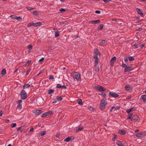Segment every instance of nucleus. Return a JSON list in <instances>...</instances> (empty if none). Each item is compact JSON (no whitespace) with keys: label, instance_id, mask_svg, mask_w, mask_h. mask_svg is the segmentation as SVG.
<instances>
[{"label":"nucleus","instance_id":"10","mask_svg":"<svg viewBox=\"0 0 146 146\" xmlns=\"http://www.w3.org/2000/svg\"><path fill=\"white\" fill-rule=\"evenodd\" d=\"M133 69L131 67L129 66H126L125 68L124 72H128L132 70Z\"/></svg>","mask_w":146,"mask_h":146},{"label":"nucleus","instance_id":"60","mask_svg":"<svg viewBox=\"0 0 146 146\" xmlns=\"http://www.w3.org/2000/svg\"><path fill=\"white\" fill-rule=\"evenodd\" d=\"M34 131V128L33 127H32L31 128V129H30L29 131L30 132H32L33 131Z\"/></svg>","mask_w":146,"mask_h":146},{"label":"nucleus","instance_id":"26","mask_svg":"<svg viewBox=\"0 0 146 146\" xmlns=\"http://www.w3.org/2000/svg\"><path fill=\"white\" fill-rule=\"evenodd\" d=\"M46 132L45 131H43L40 132V135L41 136H43L46 134Z\"/></svg>","mask_w":146,"mask_h":146},{"label":"nucleus","instance_id":"17","mask_svg":"<svg viewBox=\"0 0 146 146\" xmlns=\"http://www.w3.org/2000/svg\"><path fill=\"white\" fill-rule=\"evenodd\" d=\"M6 74V70L5 68L3 69L1 71V75L2 76H5V75Z\"/></svg>","mask_w":146,"mask_h":146},{"label":"nucleus","instance_id":"47","mask_svg":"<svg viewBox=\"0 0 146 146\" xmlns=\"http://www.w3.org/2000/svg\"><path fill=\"white\" fill-rule=\"evenodd\" d=\"M130 109L131 110V111H133L135 110L136 109V108L135 107H134Z\"/></svg>","mask_w":146,"mask_h":146},{"label":"nucleus","instance_id":"3","mask_svg":"<svg viewBox=\"0 0 146 146\" xmlns=\"http://www.w3.org/2000/svg\"><path fill=\"white\" fill-rule=\"evenodd\" d=\"M21 98L22 100H25L27 97V94L24 90H22L20 93Z\"/></svg>","mask_w":146,"mask_h":146},{"label":"nucleus","instance_id":"48","mask_svg":"<svg viewBox=\"0 0 146 146\" xmlns=\"http://www.w3.org/2000/svg\"><path fill=\"white\" fill-rule=\"evenodd\" d=\"M138 44H135L133 45V46L135 48H137L138 47Z\"/></svg>","mask_w":146,"mask_h":146},{"label":"nucleus","instance_id":"61","mask_svg":"<svg viewBox=\"0 0 146 146\" xmlns=\"http://www.w3.org/2000/svg\"><path fill=\"white\" fill-rule=\"evenodd\" d=\"M101 94H102V96L104 97H105L106 95V94L104 92H102Z\"/></svg>","mask_w":146,"mask_h":146},{"label":"nucleus","instance_id":"39","mask_svg":"<svg viewBox=\"0 0 146 146\" xmlns=\"http://www.w3.org/2000/svg\"><path fill=\"white\" fill-rule=\"evenodd\" d=\"M33 14L35 15V16H37L38 15V13L36 11H34L33 12Z\"/></svg>","mask_w":146,"mask_h":146},{"label":"nucleus","instance_id":"34","mask_svg":"<svg viewBox=\"0 0 146 146\" xmlns=\"http://www.w3.org/2000/svg\"><path fill=\"white\" fill-rule=\"evenodd\" d=\"M142 133H137L135 135L137 137H140L141 135H142Z\"/></svg>","mask_w":146,"mask_h":146},{"label":"nucleus","instance_id":"56","mask_svg":"<svg viewBox=\"0 0 146 146\" xmlns=\"http://www.w3.org/2000/svg\"><path fill=\"white\" fill-rule=\"evenodd\" d=\"M95 13L97 14H100L101 13V12L99 10H96L95 11Z\"/></svg>","mask_w":146,"mask_h":146},{"label":"nucleus","instance_id":"38","mask_svg":"<svg viewBox=\"0 0 146 146\" xmlns=\"http://www.w3.org/2000/svg\"><path fill=\"white\" fill-rule=\"evenodd\" d=\"M17 16L15 15H11L10 16V17L11 18H12L13 19H16L17 18H16Z\"/></svg>","mask_w":146,"mask_h":146},{"label":"nucleus","instance_id":"36","mask_svg":"<svg viewBox=\"0 0 146 146\" xmlns=\"http://www.w3.org/2000/svg\"><path fill=\"white\" fill-rule=\"evenodd\" d=\"M61 87V85L60 84H58L56 87V88H60Z\"/></svg>","mask_w":146,"mask_h":146},{"label":"nucleus","instance_id":"27","mask_svg":"<svg viewBox=\"0 0 146 146\" xmlns=\"http://www.w3.org/2000/svg\"><path fill=\"white\" fill-rule=\"evenodd\" d=\"M133 113H129L128 115V117H127V119H130L131 120V119L132 117V116L133 117Z\"/></svg>","mask_w":146,"mask_h":146},{"label":"nucleus","instance_id":"13","mask_svg":"<svg viewBox=\"0 0 146 146\" xmlns=\"http://www.w3.org/2000/svg\"><path fill=\"white\" fill-rule=\"evenodd\" d=\"M90 23L92 24H99L100 23V21L98 20L96 21H90Z\"/></svg>","mask_w":146,"mask_h":146},{"label":"nucleus","instance_id":"33","mask_svg":"<svg viewBox=\"0 0 146 146\" xmlns=\"http://www.w3.org/2000/svg\"><path fill=\"white\" fill-rule=\"evenodd\" d=\"M17 108L19 110H21L22 108L21 104H19L17 106Z\"/></svg>","mask_w":146,"mask_h":146},{"label":"nucleus","instance_id":"44","mask_svg":"<svg viewBox=\"0 0 146 146\" xmlns=\"http://www.w3.org/2000/svg\"><path fill=\"white\" fill-rule=\"evenodd\" d=\"M117 136L116 135H114V138L112 139V140L113 141H114L117 138Z\"/></svg>","mask_w":146,"mask_h":146},{"label":"nucleus","instance_id":"64","mask_svg":"<svg viewBox=\"0 0 146 146\" xmlns=\"http://www.w3.org/2000/svg\"><path fill=\"white\" fill-rule=\"evenodd\" d=\"M22 102V101L21 100H20L18 101L17 104H20Z\"/></svg>","mask_w":146,"mask_h":146},{"label":"nucleus","instance_id":"58","mask_svg":"<svg viewBox=\"0 0 146 146\" xmlns=\"http://www.w3.org/2000/svg\"><path fill=\"white\" fill-rule=\"evenodd\" d=\"M120 108V107H117L116 108L115 107V110H119V109Z\"/></svg>","mask_w":146,"mask_h":146},{"label":"nucleus","instance_id":"5","mask_svg":"<svg viewBox=\"0 0 146 146\" xmlns=\"http://www.w3.org/2000/svg\"><path fill=\"white\" fill-rule=\"evenodd\" d=\"M95 88L100 91L104 92L106 90V89L104 88L100 85L95 86Z\"/></svg>","mask_w":146,"mask_h":146},{"label":"nucleus","instance_id":"20","mask_svg":"<svg viewBox=\"0 0 146 146\" xmlns=\"http://www.w3.org/2000/svg\"><path fill=\"white\" fill-rule=\"evenodd\" d=\"M84 129L83 127H79L78 129H77L76 131V133H78L79 132L82 131Z\"/></svg>","mask_w":146,"mask_h":146},{"label":"nucleus","instance_id":"41","mask_svg":"<svg viewBox=\"0 0 146 146\" xmlns=\"http://www.w3.org/2000/svg\"><path fill=\"white\" fill-rule=\"evenodd\" d=\"M124 60L126 63H127L128 62V60L127 57L125 56L124 57Z\"/></svg>","mask_w":146,"mask_h":146},{"label":"nucleus","instance_id":"42","mask_svg":"<svg viewBox=\"0 0 146 146\" xmlns=\"http://www.w3.org/2000/svg\"><path fill=\"white\" fill-rule=\"evenodd\" d=\"M103 1L106 3H108L111 1V0H103Z\"/></svg>","mask_w":146,"mask_h":146},{"label":"nucleus","instance_id":"35","mask_svg":"<svg viewBox=\"0 0 146 146\" xmlns=\"http://www.w3.org/2000/svg\"><path fill=\"white\" fill-rule=\"evenodd\" d=\"M106 42V41L104 40H102L100 42V44L102 45H104Z\"/></svg>","mask_w":146,"mask_h":146},{"label":"nucleus","instance_id":"45","mask_svg":"<svg viewBox=\"0 0 146 146\" xmlns=\"http://www.w3.org/2000/svg\"><path fill=\"white\" fill-rule=\"evenodd\" d=\"M12 127H14L16 126L17 124L16 123H13L11 124Z\"/></svg>","mask_w":146,"mask_h":146},{"label":"nucleus","instance_id":"11","mask_svg":"<svg viewBox=\"0 0 146 146\" xmlns=\"http://www.w3.org/2000/svg\"><path fill=\"white\" fill-rule=\"evenodd\" d=\"M116 60V57L115 56L113 57L112 58L111 60L110 61V65L111 66H112L114 62Z\"/></svg>","mask_w":146,"mask_h":146},{"label":"nucleus","instance_id":"22","mask_svg":"<svg viewBox=\"0 0 146 146\" xmlns=\"http://www.w3.org/2000/svg\"><path fill=\"white\" fill-rule=\"evenodd\" d=\"M77 103L79 105L82 106L83 105V102L82 100L80 99H79L78 100Z\"/></svg>","mask_w":146,"mask_h":146},{"label":"nucleus","instance_id":"40","mask_svg":"<svg viewBox=\"0 0 146 146\" xmlns=\"http://www.w3.org/2000/svg\"><path fill=\"white\" fill-rule=\"evenodd\" d=\"M67 23L66 21H62L60 22V24L62 25H63L64 24H66Z\"/></svg>","mask_w":146,"mask_h":146},{"label":"nucleus","instance_id":"49","mask_svg":"<svg viewBox=\"0 0 146 146\" xmlns=\"http://www.w3.org/2000/svg\"><path fill=\"white\" fill-rule=\"evenodd\" d=\"M95 62L97 64H97L98 62L99 59L98 58H95Z\"/></svg>","mask_w":146,"mask_h":146},{"label":"nucleus","instance_id":"8","mask_svg":"<svg viewBox=\"0 0 146 146\" xmlns=\"http://www.w3.org/2000/svg\"><path fill=\"white\" fill-rule=\"evenodd\" d=\"M52 113V111L51 110L47 112L42 113L41 115V117H45L51 114Z\"/></svg>","mask_w":146,"mask_h":146},{"label":"nucleus","instance_id":"9","mask_svg":"<svg viewBox=\"0 0 146 146\" xmlns=\"http://www.w3.org/2000/svg\"><path fill=\"white\" fill-rule=\"evenodd\" d=\"M42 111L39 110H34L33 112V113L36 115H39L42 113Z\"/></svg>","mask_w":146,"mask_h":146},{"label":"nucleus","instance_id":"1","mask_svg":"<svg viewBox=\"0 0 146 146\" xmlns=\"http://www.w3.org/2000/svg\"><path fill=\"white\" fill-rule=\"evenodd\" d=\"M105 100L106 99L102 100L100 103L99 108L101 111H103L104 110L106 106L108 104V102L106 101Z\"/></svg>","mask_w":146,"mask_h":146},{"label":"nucleus","instance_id":"51","mask_svg":"<svg viewBox=\"0 0 146 146\" xmlns=\"http://www.w3.org/2000/svg\"><path fill=\"white\" fill-rule=\"evenodd\" d=\"M60 135V134L59 133H56L55 136L56 137L59 138Z\"/></svg>","mask_w":146,"mask_h":146},{"label":"nucleus","instance_id":"62","mask_svg":"<svg viewBox=\"0 0 146 146\" xmlns=\"http://www.w3.org/2000/svg\"><path fill=\"white\" fill-rule=\"evenodd\" d=\"M54 78L53 76H50L49 78V79L50 80Z\"/></svg>","mask_w":146,"mask_h":146},{"label":"nucleus","instance_id":"2","mask_svg":"<svg viewBox=\"0 0 146 146\" xmlns=\"http://www.w3.org/2000/svg\"><path fill=\"white\" fill-rule=\"evenodd\" d=\"M42 23L40 22H37L34 23L33 22H30L27 25V26L28 27H29L32 26L35 27H36L38 26H40L42 25Z\"/></svg>","mask_w":146,"mask_h":146},{"label":"nucleus","instance_id":"14","mask_svg":"<svg viewBox=\"0 0 146 146\" xmlns=\"http://www.w3.org/2000/svg\"><path fill=\"white\" fill-rule=\"evenodd\" d=\"M72 140V137L71 136L66 138L64 139V141L65 142H68Z\"/></svg>","mask_w":146,"mask_h":146},{"label":"nucleus","instance_id":"54","mask_svg":"<svg viewBox=\"0 0 146 146\" xmlns=\"http://www.w3.org/2000/svg\"><path fill=\"white\" fill-rule=\"evenodd\" d=\"M31 71V70L30 69H28L26 72V75H27L29 74V73Z\"/></svg>","mask_w":146,"mask_h":146},{"label":"nucleus","instance_id":"29","mask_svg":"<svg viewBox=\"0 0 146 146\" xmlns=\"http://www.w3.org/2000/svg\"><path fill=\"white\" fill-rule=\"evenodd\" d=\"M103 24H100V26L98 27L99 30H101L103 29Z\"/></svg>","mask_w":146,"mask_h":146},{"label":"nucleus","instance_id":"16","mask_svg":"<svg viewBox=\"0 0 146 146\" xmlns=\"http://www.w3.org/2000/svg\"><path fill=\"white\" fill-rule=\"evenodd\" d=\"M118 133L120 134L124 135L125 134L126 131L125 129H122L121 130H119Z\"/></svg>","mask_w":146,"mask_h":146},{"label":"nucleus","instance_id":"50","mask_svg":"<svg viewBox=\"0 0 146 146\" xmlns=\"http://www.w3.org/2000/svg\"><path fill=\"white\" fill-rule=\"evenodd\" d=\"M115 106H113L111 107V109H110V112H111L114 109H115Z\"/></svg>","mask_w":146,"mask_h":146},{"label":"nucleus","instance_id":"63","mask_svg":"<svg viewBox=\"0 0 146 146\" xmlns=\"http://www.w3.org/2000/svg\"><path fill=\"white\" fill-rule=\"evenodd\" d=\"M131 98V95L129 96H128V97H127L126 98V99L127 100L130 99Z\"/></svg>","mask_w":146,"mask_h":146},{"label":"nucleus","instance_id":"55","mask_svg":"<svg viewBox=\"0 0 146 146\" xmlns=\"http://www.w3.org/2000/svg\"><path fill=\"white\" fill-rule=\"evenodd\" d=\"M3 113V112L2 110H0V116H1L2 115Z\"/></svg>","mask_w":146,"mask_h":146},{"label":"nucleus","instance_id":"4","mask_svg":"<svg viewBox=\"0 0 146 146\" xmlns=\"http://www.w3.org/2000/svg\"><path fill=\"white\" fill-rule=\"evenodd\" d=\"M73 76L77 81H79L81 80L80 76L79 73L77 72L74 73Z\"/></svg>","mask_w":146,"mask_h":146},{"label":"nucleus","instance_id":"18","mask_svg":"<svg viewBox=\"0 0 146 146\" xmlns=\"http://www.w3.org/2000/svg\"><path fill=\"white\" fill-rule=\"evenodd\" d=\"M30 86V85L28 83L23 85V89H25L29 87Z\"/></svg>","mask_w":146,"mask_h":146},{"label":"nucleus","instance_id":"28","mask_svg":"<svg viewBox=\"0 0 146 146\" xmlns=\"http://www.w3.org/2000/svg\"><path fill=\"white\" fill-rule=\"evenodd\" d=\"M56 99L58 101H61L62 100V98L61 96H57Z\"/></svg>","mask_w":146,"mask_h":146},{"label":"nucleus","instance_id":"25","mask_svg":"<svg viewBox=\"0 0 146 146\" xmlns=\"http://www.w3.org/2000/svg\"><path fill=\"white\" fill-rule=\"evenodd\" d=\"M54 92V90L52 89H49L48 92V93L49 94H50L53 93Z\"/></svg>","mask_w":146,"mask_h":146},{"label":"nucleus","instance_id":"59","mask_svg":"<svg viewBox=\"0 0 146 146\" xmlns=\"http://www.w3.org/2000/svg\"><path fill=\"white\" fill-rule=\"evenodd\" d=\"M123 68H124L125 67V68L126 67V65L125 64H123L122 65V66H121Z\"/></svg>","mask_w":146,"mask_h":146},{"label":"nucleus","instance_id":"53","mask_svg":"<svg viewBox=\"0 0 146 146\" xmlns=\"http://www.w3.org/2000/svg\"><path fill=\"white\" fill-rule=\"evenodd\" d=\"M59 10L61 12H64L65 11V10L63 8H61L59 9Z\"/></svg>","mask_w":146,"mask_h":146},{"label":"nucleus","instance_id":"57","mask_svg":"<svg viewBox=\"0 0 146 146\" xmlns=\"http://www.w3.org/2000/svg\"><path fill=\"white\" fill-rule=\"evenodd\" d=\"M21 130H20V131L21 132H22L25 130V129L23 128L22 127H21Z\"/></svg>","mask_w":146,"mask_h":146},{"label":"nucleus","instance_id":"46","mask_svg":"<svg viewBox=\"0 0 146 146\" xmlns=\"http://www.w3.org/2000/svg\"><path fill=\"white\" fill-rule=\"evenodd\" d=\"M88 109L91 111H92L93 110V108L91 106L88 107Z\"/></svg>","mask_w":146,"mask_h":146},{"label":"nucleus","instance_id":"37","mask_svg":"<svg viewBox=\"0 0 146 146\" xmlns=\"http://www.w3.org/2000/svg\"><path fill=\"white\" fill-rule=\"evenodd\" d=\"M28 48L29 49V50H30L32 48V46L31 44H29L27 46Z\"/></svg>","mask_w":146,"mask_h":146},{"label":"nucleus","instance_id":"12","mask_svg":"<svg viewBox=\"0 0 146 146\" xmlns=\"http://www.w3.org/2000/svg\"><path fill=\"white\" fill-rule=\"evenodd\" d=\"M139 117L138 115H134L132 117L131 121L137 120L138 119Z\"/></svg>","mask_w":146,"mask_h":146},{"label":"nucleus","instance_id":"30","mask_svg":"<svg viewBox=\"0 0 146 146\" xmlns=\"http://www.w3.org/2000/svg\"><path fill=\"white\" fill-rule=\"evenodd\" d=\"M128 58L129 60L130 61H132L135 60L134 58L131 56H129L128 57Z\"/></svg>","mask_w":146,"mask_h":146},{"label":"nucleus","instance_id":"24","mask_svg":"<svg viewBox=\"0 0 146 146\" xmlns=\"http://www.w3.org/2000/svg\"><path fill=\"white\" fill-rule=\"evenodd\" d=\"M60 32L59 31H56L55 34V36L57 37L59 36Z\"/></svg>","mask_w":146,"mask_h":146},{"label":"nucleus","instance_id":"6","mask_svg":"<svg viewBox=\"0 0 146 146\" xmlns=\"http://www.w3.org/2000/svg\"><path fill=\"white\" fill-rule=\"evenodd\" d=\"M110 97L116 98L119 96V95L116 93L112 92H110L109 94Z\"/></svg>","mask_w":146,"mask_h":146},{"label":"nucleus","instance_id":"7","mask_svg":"<svg viewBox=\"0 0 146 146\" xmlns=\"http://www.w3.org/2000/svg\"><path fill=\"white\" fill-rule=\"evenodd\" d=\"M94 55L93 58H98V55H100L101 53L98 51V49L97 48L94 50Z\"/></svg>","mask_w":146,"mask_h":146},{"label":"nucleus","instance_id":"21","mask_svg":"<svg viewBox=\"0 0 146 146\" xmlns=\"http://www.w3.org/2000/svg\"><path fill=\"white\" fill-rule=\"evenodd\" d=\"M141 98L142 100L145 102H146V95H143L141 96Z\"/></svg>","mask_w":146,"mask_h":146},{"label":"nucleus","instance_id":"15","mask_svg":"<svg viewBox=\"0 0 146 146\" xmlns=\"http://www.w3.org/2000/svg\"><path fill=\"white\" fill-rule=\"evenodd\" d=\"M125 89L128 91H131L132 90V88L128 85H126L125 86Z\"/></svg>","mask_w":146,"mask_h":146},{"label":"nucleus","instance_id":"31","mask_svg":"<svg viewBox=\"0 0 146 146\" xmlns=\"http://www.w3.org/2000/svg\"><path fill=\"white\" fill-rule=\"evenodd\" d=\"M117 145L118 146H123V144L121 143V141H118L117 143Z\"/></svg>","mask_w":146,"mask_h":146},{"label":"nucleus","instance_id":"23","mask_svg":"<svg viewBox=\"0 0 146 146\" xmlns=\"http://www.w3.org/2000/svg\"><path fill=\"white\" fill-rule=\"evenodd\" d=\"M95 71H96L99 72L100 70L99 66L97 64H96L95 65Z\"/></svg>","mask_w":146,"mask_h":146},{"label":"nucleus","instance_id":"52","mask_svg":"<svg viewBox=\"0 0 146 146\" xmlns=\"http://www.w3.org/2000/svg\"><path fill=\"white\" fill-rule=\"evenodd\" d=\"M61 88L63 89H66L67 88L66 87L65 85L61 86Z\"/></svg>","mask_w":146,"mask_h":146},{"label":"nucleus","instance_id":"43","mask_svg":"<svg viewBox=\"0 0 146 146\" xmlns=\"http://www.w3.org/2000/svg\"><path fill=\"white\" fill-rule=\"evenodd\" d=\"M53 101L52 102V103L53 104L56 103L57 102V100L56 98L55 99L53 100Z\"/></svg>","mask_w":146,"mask_h":146},{"label":"nucleus","instance_id":"19","mask_svg":"<svg viewBox=\"0 0 146 146\" xmlns=\"http://www.w3.org/2000/svg\"><path fill=\"white\" fill-rule=\"evenodd\" d=\"M137 9L138 10L137 13L139 14L142 16H143V13H142L140 9L137 8Z\"/></svg>","mask_w":146,"mask_h":146},{"label":"nucleus","instance_id":"32","mask_svg":"<svg viewBox=\"0 0 146 146\" xmlns=\"http://www.w3.org/2000/svg\"><path fill=\"white\" fill-rule=\"evenodd\" d=\"M26 9L27 10L29 11H31V10H33L35 8H32L31 7H26Z\"/></svg>","mask_w":146,"mask_h":146}]
</instances>
